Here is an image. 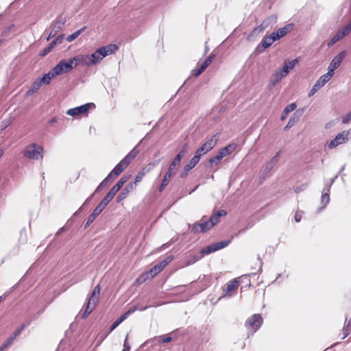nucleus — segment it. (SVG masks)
I'll return each instance as SVG.
<instances>
[{"mask_svg":"<svg viewBox=\"0 0 351 351\" xmlns=\"http://www.w3.org/2000/svg\"><path fill=\"white\" fill-rule=\"evenodd\" d=\"M238 283L239 282L236 279L230 281L227 285L226 288L225 289L226 294L229 296H231L237 290Z\"/></svg>","mask_w":351,"mask_h":351,"instance_id":"18","label":"nucleus"},{"mask_svg":"<svg viewBox=\"0 0 351 351\" xmlns=\"http://www.w3.org/2000/svg\"><path fill=\"white\" fill-rule=\"evenodd\" d=\"M335 69L330 67V66L328 68V72L326 74L322 75V76L326 78L328 81H329L332 77L334 75V71Z\"/></svg>","mask_w":351,"mask_h":351,"instance_id":"47","label":"nucleus"},{"mask_svg":"<svg viewBox=\"0 0 351 351\" xmlns=\"http://www.w3.org/2000/svg\"><path fill=\"white\" fill-rule=\"evenodd\" d=\"M351 32V21L344 27L340 29L328 43V46L330 47L335 44L337 41L343 38Z\"/></svg>","mask_w":351,"mask_h":351,"instance_id":"5","label":"nucleus"},{"mask_svg":"<svg viewBox=\"0 0 351 351\" xmlns=\"http://www.w3.org/2000/svg\"><path fill=\"white\" fill-rule=\"evenodd\" d=\"M175 174H176V171H174L173 170L171 171L170 169L169 168L167 172L165 175V176L162 179V182L163 183V185H167L169 182V179Z\"/></svg>","mask_w":351,"mask_h":351,"instance_id":"39","label":"nucleus"},{"mask_svg":"<svg viewBox=\"0 0 351 351\" xmlns=\"http://www.w3.org/2000/svg\"><path fill=\"white\" fill-rule=\"evenodd\" d=\"M159 272H160V271L158 269L157 266L155 265L151 269H149L147 272L144 274V275H143L144 280H146L147 278H152L155 276H156Z\"/></svg>","mask_w":351,"mask_h":351,"instance_id":"32","label":"nucleus"},{"mask_svg":"<svg viewBox=\"0 0 351 351\" xmlns=\"http://www.w3.org/2000/svg\"><path fill=\"white\" fill-rule=\"evenodd\" d=\"M144 175H145V173H144L143 172H140V173H138L136 175V178H135V180H134V182H132L133 184H134V187L136 186V184L138 182H140L142 180V179H143V178Z\"/></svg>","mask_w":351,"mask_h":351,"instance_id":"52","label":"nucleus"},{"mask_svg":"<svg viewBox=\"0 0 351 351\" xmlns=\"http://www.w3.org/2000/svg\"><path fill=\"white\" fill-rule=\"evenodd\" d=\"M292 27H293V25L289 24V25H285L283 27L279 28L276 32V36L278 38H279V39H280L281 38L285 36L288 32H289L292 29Z\"/></svg>","mask_w":351,"mask_h":351,"instance_id":"27","label":"nucleus"},{"mask_svg":"<svg viewBox=\"0 0 351 351\" xmlns=\"http://www.w3.org/2000/svg\"><path fill=\"white\" fill-rule=\"evenodd\" d=\"M285 75H283V73L282 71H277L275 72V73L273 75L274 82H279L281 80V79L284 77H285Z\"/></svg>","mask_w":351,"mask_h":351,"instance_id":"48","label":"nucleus"},{"mask_svg":"<svg viewBox=\"0 0 351 351\" xmlns=\"http://www.w3.org/2000/svg\"><path fill=\"white\" fill-rule=\"evenodd\" d=\"M328 191L329 189H328L327 192L323 193L322 196V204H323L322 208H324L330 202V195ZM321 209L322 208L319 209V211H320Z\"/></svg>","mask_w":351,"mask_h":351,"instance_id":"43","label":"nucleus"},{"mask_svg":"<svg viewBox=\"0 0 351 351\" xmlns=\"http://www.w3.org/2000/svg\"><path fill=\"white\" fill-rule=\"evenodd\" d=\"M233 151V147L232 145H228L224 147L218 152L223 158L230 154Z\"/></svg>","mask_w":351,"mask_h":351,"instance_id":"40","label":"nucleus"},{"mask_svg":"<svg viewBox=\"0 0 351 351\" xmlns=\"http://www.w3.org/2000/svg\"><path fill=\"white\" fill-rule=\"evenodd\" d=\"M230 243V240L227 241H221L220 242L213 243V246L215 247V251H217L219 250L223 249L228 246L229 243Z\"/></svg>","mask_w":351,"mask_h":351,"instance_id":"38","label":"nucleus"},{"mask_svg":"<svg viewBox=\"0 0 351 351\" xmlns=\"http://www.w3.org/2000/svg\"><path fill=\"white\" fill-rule=\"evenodd\" d=\"M100 293V287L99 285H97L92 293L91 296L90 297L88 303L86 304V308L85 309L84 317H86L95 308L97 302L98 298Z\"/></svg>","mask_w":351,"mask_h":351,"instance_id":"3","label":"nucleus"},{"mask_svg":"<svg viewBox=\"0 0 351 351\" xmlns=\"http://www.w3.org/2000/svg\"><path fill=\"white\" fill-rule=\"evenodd\" d=\"M104 58L108 55L112 54L118 50V47L114 44H110L99 48Z\"/></svg>","mask_w":351,"mask_h":351,"instance_id":"17","label":"nucleus"},{"mask_svg":"<svg viewBox=\"0 0 351 351\" xmlns=\"http://www.w3.org/2000/svg\"><path fill=\"white\" fill-rule=\"evenodd\" d=\"M262 324L263 319L261 315L254 314L247 320L245 326L249 330H251L252 332H255L259 329Z\"/></svg>","mask_w":351,"mask_h":351,"instance_id":"4","label":"nucleus"},{"mask_svg":"<svg viewBox=\"0 0 351 351\" xmlns=\"http://www.w3.org/2000/svg\"><path fill=\"white\" fill-rule=\"evenodd\" d=\"M63 39H64V35L63 34L59 35L55 40H53L49 45V46L47 47H46L45 49H44L43 50V51L40 53V56H45L47 54H48L56 45L61 44L63 41Z\"/></svg>","mask_w":351,"mask_h":351,"instance_id":"13","label":"nucleus"},{"mask_svg":"<svg viewBox=\"0 0 351 351\" xmlns=\"http://www.w3.org/2000/svg\"><path fill=\"white\" fill-rule=\"evenodd\" d=\"M117 177H114V173L111 171L108 176L104 180V181L108 184V182H112Z\"/></svg>","mask_w":351,"mask_h":351,"instance_id":"53","label":"nucleus"},{"mask_svg":"<svg viewBox=\"0 0 351 351\" xmlns=\"http://www.w3.org/2000/svg\"><path fill=\"white\" fill-rule=\"evenodd\" d=\"M119 191V189L117 188L115 185H114L109 191L106 196L104 198V199L109 203L114 198V195Z\"/></svg>","mask_w":351,"mask_h":351,"instance_id":"31","label":"nucleus"},{"mask_svg":"<svg viewBox=\"0 0 351 351\" xmlns=\"http://www.w3.org/2000/svg\"><path fill=\"white\" fill-rule=\"evenodd\" d=\"M43 84V83L40 81V80L38 79L33 83L30 88L26 91L25 95L30 96L33 95L40 88Z\"/></svg>","mask_w":351,"mask_h":351,"instance_id":"22","label":"nucleus"},{"mask_svg":"<svg viewBox=\"0 0 351 351\" xmlns=\"http://www.w3.org/2000/svg\"><path fill=\"white\" fill-rule=\"evenodd\" d=\"M85 29H86V27H84L78 29L77 31L73 32L71 35L68 36L67 38H66V40L68 42L73 41L75 38H77L84 31Z\"/></svg>","mask_w":351,"mask_h":351,"instance_id":"34","label":"nucleus"},{"mask_svg":"<svg viewBox=\"0 0 351 351\" xmlns=\"http://www.w3.org/2000/svg\"><path fill=\"white\" fill-rule=\"evenodd\" d=\"M137 307L135 306L130 309H129L128 311H126L123 315H125V317L128 318L130 315L134 313L137 310Z\"/></svg>","mask_w":351,"mask_h":351,"instance_id":"55","label":"nucleus"},{"mask_svg":"<svg viewBox=\"0 0 351 351\" xmlns=\"http://www.w3.org/2000/svg\"><path fill=\"white\" fill-rule=\"evenodd\" d=\"M126 319L125 315H123L120 318L117 319L110 326V331L114 330L122 322Z\"/></svg>","mask_w":351,"mask_h":351,"instance_id":"45","label":"nucleus"},{"mask_svg":"<svg viewBox=\"0 0 351 351\" xmlns=\"http://www.w3.org/2000/svg\"><path fill=\"white\" fill-rule=\"evenodd\" d=\"M108 184H106L104 180L100 183V184L97 186L95 190V192L100 191L103 188L106 187Z\"/></svg>","mask_w":351,"mask_h":351,"instance_id":"57","label":"nucleus"},{"mask_svg":"<svg viewBox=\"0 0 351 351\" xmlns=\"http://www.w3.org/2000/svg\"><path fill=\"white\" fill-rule=\"evenodd\" d=\"M105 199H102L100 204L95 208L93 213L88 217L85 226H89L96 219V217L102 212L104 208L108 204Z\"/></svg>","mask_w":351,"mask_h":351,"instance_id":"7","label":"nucleus"},{"mask_svg":"<svg viewBox=\"0 0 351 351\" xmlns=\"http://www.w3.org/2000/svg\"><path fill=\"white\" fill-rule=\"evenodd\" d=\"M226 212L224 210H219L215 214H214L209 219L210 225L213 227L217 224L221 217L226 215Z\"/></svg>","mask_w":351,"mask_h":351,"instance_id":"26","label":"nucleus"},{"mask_svg":"<svg viewBox=\"0 0 351 351\" xmlns=\"http://www.w3.org/2000/svg\"><path fill=\"white\" fill-rule=\"evenodd\" d=\"M76 62L75 60H73V58H71L68 60H60L58 64H57L54 67V71L55 73H58V75L66 73L75 68Z\"/></svg>","mask_w":351,"mask_h":351,"instance_id":"2","label":"nucleus"},{"mask_svg":"<svg viewBox=\"0 0 351 351\" xmlns=\"http://www.w3.org/2000/svg\"><path fill=\"white\" fill-rule=\"evenodd\" d=\"M196 159H191L190 161L184 167L182 172L180 173V178H184L188 173L195 167L197 162H195Z\"/></svg>","mask_w":351,"mask_h":351,"instance_id":"20","label":"nucleus"},{"mask_svg":"<svg viewBox=\"0 0 351 351\" xmlns=\"http://www.w3.org/2000/svg\"><path fill=\"white\" fill-rule=\"evenodd\" d=\"M66 114L75 119H81L88 117V111H66Z\"/></svg>","mask_w":351,"mask_h":351,"instance_id":"29","label":"nucleus"},{"mask_svg":"<svg viewBox=\"0 0 351 351\" xmlns=\"http://www.w3.org/2000/svg\"><path fill=\"white\" fill-rule=\"evenodd\" d=\"M127 341H128V338L125 339V342H124V345H123L124 348L123 350V351H130V346L128 343Z\"/></svg>","mask_w":351,"mask_h":351,"instance_id":"59","label":"nucleus"},{"mask_svg":"<svg viewBox=\"0 0 351 351\" xmlns=\"http://www.w3.org/2000/svg\"><path fill=\"white\" fill-rule=\"evenodd\" d=\"M268 23L267 21H264L260 25L254 28L253 34H258L263 32L267 27Z\"/></svg>","mask_w":351,"mask_h":351,"instance_id":"41","label":"nucleus"},{"mask_svg":"<svg viewBox=\"0 0 351 351\" xmlns=\"http://www.w3.org/2000/svg\"><path fill=\"white\" fill-rule=\"evenodd\" d=\"M188 147V144L184 143L182 146V150L178 153V154L175 157L171 163L170 164L169 169L170 170H173L176 171L177 167L179 166L180 160L184 156V154Z\"/></svg>","mask_w":351,"mask_h":351,"instance_id":"11","label":"nucleus"},{"mask_svg":"<svg viewBox=\"0 0 351 351\" xmlns=\"http://www.w3.org/2000/svg\"><path fill=\"white\" fill-rule=\"evenodd\" d=\"M43 148L36 144L32 143L26 146L23 150V155L25 157L30 160H40L43 158Z\"/></svg>","mask_w":351,"mask_h":351,"instance_id":"1","label":"nucleus"},{"mask_svg":"<svg viewBox=\"0 0 351 351\" xmlns=\"http://www.w3.org/2000/svg\"><path fill=\"white\" fill-rule=\"evenodd\" d=\"M172 260L173 257L169 256L167 257L164 261H161L156 265L157 266L159 271H161Z\"/></svg>","mask_w":351,"mask_h":351,"instance_id":"36","label":"nucleus"},{"mask_svg":"<svg viewBox=\"0 0 351 351\" xmlns=\"http://www.w3.org/2000/svg\"><path fill=\"white\" fill-rule=\"evenodd\" d=\"M128 165H129L126 162L122 160L115 166V167L112 171V173L114 175V177H117L119 175H120Z\"/></svg>","mask_w":351,"mask_h":351,"instance_id":"24","label":"nucleus"},{"mask_svg":"<svg viewBox=\"0 0 351 351\" xmlns=\"http://www.w3.org/2000/svg\"><path fill=\"white\" fill-rule=\"evenodd\" d=\"M300 116L301 114L299 113V111H296L290 118L285 129L287 130L291 128L299 120Z\"/></svg>","mask_w":351,"mask_h":351,"instance_id":"30","label":"nucleus"},{"mask_svg":"<svg viewBox=\"0 0 351 351\" xmlns=\"http://www.w3.org/2000/svg\"><path fill=\"white\" fill-rule=\"evenodd\" d=\"M202 254H190L189 256V258L186 261V263L184 266H189L199 261L202 258Z\"/></svg>","mask_w":351,"mask_h":351,"instance_id":"28","label":"nucleus"},{"mask_svg":"<svg viewBox=\"0 0 351 351\" xmlns=\"http://www.w3.org/2000/svg\"><path fill=\"white\" fill-rule=\"evenodd\" d=\"M298 62V58L292 60L291 61H289V62H286L284 64V66L281 70L283 73V75H287L289 73V71L295 67V64Z\"/></svg>","mask_w":351,"mask_h":351,"instance_id":"25","label":"nucleus"},{"mask_svg":"<svg viewBox=\"0 0 351 351\" xmlns=\"http://www.w3.org/2000/svg\"><path fill=\"white\" fill-rule=\"evenodd\" d=\"M138 151L133 149L123 160L126 162L128 165L131 162V161L136 158L138 155Z\"/></svg>","mask_w":351,"mask_h":351,"instance_id":"33","label":"nucleus"},{"mask_svg":"<svg viewBox=\"0 0 351 351\" xmlns=\"http://www.w3.org/2000/svg\"><path fill=\"white\" fill-rule=\"evenodd\" d=\"M328 81L322 75L317 80L312 88L311 89L308 95L309 96L313 95L317 92L322 86H324Z\"/></svg>","mask_w":351,"mask_h":351,"instance_id":"15","label":"nucleus"},{"mask_svg":"<svg viewBox=\"0 0 351 351\" xmlns=\"http://www.w3.org/2000/svg\"><path fill=\"white\" fill-rule=\"evenodd\" d=\"M217 141V134L213 135L210 138H208L206 141L200 147V151H203V153H208L215 146Z\"/></svg>","mask_w":351,"mask_h":351,"instance_id":"9","label":"nucleus"},{"mask_svg":"<svg viewBox=\"0 0 351 351\" xmlns=\"http://www.w3.org/2000/svg\"><path fill=\"white\" fill-rule=\"evenodd\" d=\"M351 121V111L347 114L343 119V122L347 123Z\"/></svg>","mask_w":351,"mask_h":351,"instance_id":"56","label":"nucleus"},{"mask_svg":"<svg viewBox=\"0 0 351 351\" xmlns=\"http://www.w3.org/2000/svg\"><path fill=\"white\" fill-rule=\"evenodd\" d=\"M130 178V176H125L122 177L118 182L115 184L117 188H118L119 190L123 186V184L128 180Z\"/></svg>","mask_w":351,"mask_h":351,"instance_id":"46","label":"nucleus"},{"mask_svg":"<svg viewBox=\"0 0 351 351\" xmlns=\"http://www.w3.org/2000/svg\"><path fill=\"white\" fill-rule=\"evenodd\" d=\"M280 156V152H278L276 156H274L270 162L267 164V169H271L273 166L277 162L278 157Z\"/></svg>","mask_w":351,"mask_h":351,"instance_id":"44","label":"nucleus"},{"mask_svg":"<svg viewBox=\"0 0 351 351\" xmlns=\"http://www.w3.org/2000/svg\"><path fill=\"white\" fill-rule=\"evenodd\" d=\"M302 219V214L300 212H297L295 215V220L296 222L300 221Z\"/></svg>","mask_w":351,"mask_h":351,"instance_id":"60","label":"nucleus"},{"mask_svg":"<svg viewBox=\"0 0 351 351\" xmlns=\"http://www.w3.org/2000/svg\"><path fill=\"white\" fill-rule=\"evenodd\" d=\"M205 154L206 153H203V151H200V147H199V149H197L196 150V152L195 153V156L192 158V159H196L195 162L198 163L201 156Z\"/></svg>","mask_w":351,"mask_h":351,"instance_id":"50","label":"nucleus"},{"mask_svg":"<svg viewBox=\"0 0 351 351\" xmlns=\"http://www.w3.org/2000/svg\"><path fill=\"white\" fill-rule=\"evenodd\" d=\"M214 58V55L213 54H210L208 58L205 60L204 62H206L207 64H210V62H212V60H213Z\"/></svg>","mask_w":351,"mask_h":351,"instance_id":"63","label":"nucleus"},{"mask_svg":"<svg viewBox=\"0 0 351 351\" xmlns=\"http://www.w3.org/2000/svg\"><path fill=\"white\" fill-rule=\"evenodd\" d=\"M95 108H96V106L94 103H87L84 105H81L80 106L70 108L69 110H90V109H94Z\"/></svg>","mask_w":351,"mask_h":351,"instance_id":"35","label":"nucleus"},{"mask_svg":"<svg viewBox=\"0 0 351 351\" xmlns=\"http://www.w3.org/2000/svg\"><path fill=\"white\" fill-rule=\"evenodd\" d=\"M24 326H23L20 329H17L13 334V335H12V337H14V339L16 338V337L18 335H20V333L21 332L22 330L23 329Z\"/></svg>","mask_w":351,"mask_h":351,"instance_id":"62","label":"nucleus"},{"mask_svg":"<svg viewBox=\"0 0 351 351\" xmlns=\"http://www.w3.org/2000/svg\"><path fill=\"white\" fill-rule=\"evenodd\" d=\"M212 228L213 226L210 225V221L206 220L205 217H204L200 223L194 224L193 230L195 232H205Z\"/></svg>","mask_w":351,"mask_h":351,"instance_id":"10","label":"nucleus"},{"mask_svg":"<svg viewBox=\"0 0 351 351\" xmlns=\"http://www.w3.org/2000/svg\"><path fill=\"white\" fill-rule=\"evenodd\" d=\"M158 339H159L160 341L164 342V343H168L170 342L172 339V338L169 336H159L156 337Z\"/></svg>","mask_w":351,"mask_h":351,"instance_id":"54","label":"nucleus"},{"mask_svg":"<svg viewBox=\"0 0 351 351\" xmlns=\"http://www.w3.org/2000/svg\"><path fill=\"white\" fill-rule=\"evenodd\" d=\"M273 43H274L271 40V38L269 37V36H265L262 39L261 43L257 46L256 51L259 53H263L266 49L269 47Z\"/></svg>","mask_w":351,"mask_h":351,"instance_id":"12","label":"nucleus"},{"mask_svg":"<svg viewBox=\"0 0 351 351\" xmlns=\"http://www.w3.org/2000/svg\"><path fill=\"white\" fill-rule=\"evenodd\" d=\"M269 37L271 38V40L273 41V43H274L275 41L279 40V38H278L276 36V32H272L270 35H269Z\"/></svg>","mask_w":351,"mask_h":351,"instance_id":"61","label":"nucleus"},{"mask_svg":"<svg viewBox=\"0 0 351 351\" xmlns=\"http://www.w3.org/2000/svg\"><path fill=\"white\" fill-rule=\"evenodd\" d=\"M344 53V51H343L335 56L330 62L329 66L333 69H337L343 61Z\"/></svg>","mask_w":351,"mask_h":351,"instance_id":"19","label":"nucleus"},{"mask_svg":"<svg viewBox=\"0 0 351 351\" xmlns=\"http://www.w3.org/2000/svg\"><path fill=\"white\" fill-rule=\"evenodd\" d=\"M55 72L56 71H54V69L53 68L47 73H45L42 78L40 79L43 84H49L51 80L58 75V73Z\"/></svg>","mask_w":351,"mask_h":351,"instance_id":"23","label":"nucleus"},{"mask_svg":"<svg viewBox=\"0 0 351 351\" xmlns=\"http://www.w3.org/2000/svg\"><path fill=\"white\" fill-rule=\"evenodd\" d=\"M222 158H223V157L218 153L216 156L210 158L209 162L211 164L217 165L221 161V160Z\"/></svg>","mask_w":351,"mask_h":351,"instance_id":"49","label":"nucleus"},{"mask_svg":"<svg viewBox=\"0 0 351 351\" xmlns=\"http://www.w3.org/2000/svg\"><path fill=\"white\" fill-rule=\"evenodd\" d=\"M65 23V21L60 19H57L51 24V29L49 32L48 37L47 38V40H49L51 38L55 37L57 34L60 32V30L62 28Z\"/></svg>","mask_w":351,"mask_h":351,"instance_id":"8","label":"nucleus"},{"mask_svg":"<svg viewBox=\"0 0 351 351\" xmlns=\"http://www.w3.org/2000/svg\"><path fill=\"white\" fill-rule=\"evenodd\" d=\"M73 60L76 62V66L82 64L84 66L93 65L90 55H78L73 58Z\"/></svg>","mask_w":351,"mask_h":351,"instance_id":"14","label":"nucleus"},{"mask_svg":"<svg viewBox=\"0 0 351 351\" xmlns=\"http://www.w3.org/2000/svg\"><path fill=\"white\" fill-rule=\"evenodd\" d=\"M172 260L173 257L169 256L167 257L164 261H161L156 265L157 266L159 271H161Z\"/></svg>","mask_w":351,"mask_h":351,"instance_id":"37","label":"nucleus"},{"mask_svg":"<svg viewBox=\"0 0 351 351\" xmlns=\"http://www.w3.org/2000/svg\"><path fill=\"white\" fill-rule=\"evenodd\" d=\"M214 252H216V251L215 250L213 244H211V245L206 247L205 248L202 249L200 251V254H202V256H204L205 255H208Z\"/></svg>","mask_w":351,"mask_h":351,"instance_id":"42","label":"nucleus"},{"mask_svg":"<svg viewBox=\"0 0 351 351\" xmlns=\"http://www.w3.org/2000/svg\"><path fill=\"white\" fill-rule=\"evenodd\" d=\"M134 189V184H128L119 193L117 198V202H120L127 197L128 194Z\"/></svg>","mask_w":351,"mask_h":351,"instance_id":"16","label":"nucleus"},{"mask_svg":"<svg viewBox=\"0 0 351 351\" xmlns=\"http://www.w3.org/2000/svg\"><path fill=\"white\" fill-rule=\"evenodd\" d=\"M208 64H207L206 62H204L199 67L200 72H203L208 67Z\"/></svg>","mask_w":351,"mask_h":351,"instance_id":"64","label":"nucleus"},{"mask_svg":"<svg viewBox=\"0 0 351 351\" xmlns=\"http://www.w3.org/2000/svg\"><path fill=\"white\" fill-rule=\"evenodd\" d=\"M90 58L93 65H94L101 62L104 56L99 48L94 53L90 54Z\"/></svg>","mask_w":351,"mask_h":351,"instance_id":"21","label":"nucleus"},{"mask_svg":"<svg viewBox=\"0 0 351 351\" xmlns=\"http://www.w3.org/2000/svg\"><path fill=\"white\" fill-rule=\"evenodd\" d=\"M348 140V132L343 131L338 134L335 139L332 140L328 145L329 149H332L337 146L346 143Z\"/></svg>","mask_w":351,"mask_h":351,"instance_id":"6","label":"nucleus"},{"mask_svg":"<svg viewBox=\"0 0 351 351\" xmlns=\"http://www.w3.org/2000/svg\"><path fill=\"white\" fill-rule=\"evenodd\" d=\"M297 106L295 103H291V104L286 106L284 110H295Z\"/></svg>","mask_w":351,"mask_h":351,"instance_id":"58","label":"nucleus"},{"mask_svg":"<svg viewBox=\"0 0 351 351\" xmlns=\"http://www.w3.org/2000/svg\"><path fill=\"white\" fill-rule=\"evenodd\" d=\"M14 341V337H10L2 345V349H7Z\"/></svg>","mask_w":351,"mask_h":351,"instance_id":"51","label":"nucleus"}]
</instances>
